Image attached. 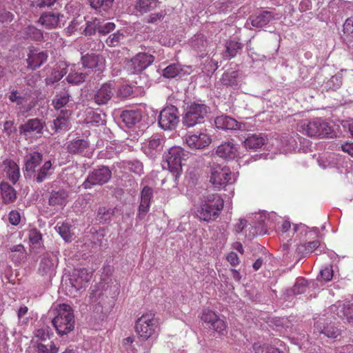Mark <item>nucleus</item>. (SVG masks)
<instances>
[{
	"label": "nucleus",
	"mask_w": 353,
	"mask_h": 353,
	"mask_svg": "<svg viewBox=\"0 0 353 353\" xmlns=\"http://www.w3.org/2000/svg\"><path fill=\"white\" fill-rule=\"evenodd\" d=\"M52 323L59 336L68 334L74 328V315L70 305L63 303L59 305L57 315L52 319Z\"/></svg>",
	"instance_id": "nucleus-1"
},
{
	"label": "nucleus",
	"mask_w": 353,
	"mask_h": 353,
	"mask_svg": "<svg viewBox=\"0 0 353 353\" xmlns=\"http://www.w3.org/2000/svg\"><path fill=\"white\" fill-rule=\"evenodd\" d=\"M297 130L305 136L319 138H332L334 133L332 127L319 118L310 121L301 122Z\"/></svg>",
	"instance_id": "nucleus-2"
},
{
	"label": "nucleus",
	"mask_w": 353,
	"mask_h": 353,
	"mask_svg": "<svg viewBox=\"0 0 353 353\" xmlns=\"http://www.w3.org/2000/svg\"><path fill=\"white\" fill-rule=\"evenodd\" d=\"M224 206L223 199L217 194H210L197 211L200 220L210 222L218 218Z\"/></svg>",
	"instance_id": "nucleus-3"
},
{
	"label": "nucleus",
	"mask_w": 353,
	"mask_h": 353,
	"mask_svg": "<svg viewBox=\"0 0 353 353\" xmlns=\"http://www.w3.org/2000/svg\"><path fill=\"white\" fill-rule=\"evenodd\" d=\"M135 332L141 341H146L154 335L159 323L152 313L143 314L135 322Z\"/></svg>",
	"instance_id": "nucleus-4"
},
{
	"label": "nucleus",
	"mask_w": 353,
	"mask_h": 353,
	"mask_svg": "<svg viewBox=\"0 0 353 353\" xmlns=\"http://www.w3.org/2000/svg\"><path fill=\"white\" fill-rule=\"evenodd\" d=\"M209 108L204 103L196 102L188 105L183 117V124L187 128L194 127L204 122Z\"/></svg>",
	"instance_id": "nucleus-5"
},
{
	"label": "nucleus",
	"mask_w": 353,
	"mask_h": 353,
	"mask_svg": "<svg viewBox=\"0 0 353 353\" xmlns=\"http://www.w3.org/2000/svg\"><path fill=\"white\" fill-rule=\"evenodd\" d=\"M92 276V272L85 268L75 270L70 279V285L65 287L67 295L76 297L78 292L85 288Z\"/></svg>",
	"instance_id": "nucleus-6"
},
{
	"label": "nucleus",
	"mask_w": 353,
	"mask_h": 353,
	"mask_svg": "<svg viewBox=\"0 0 353 353\" xmlns=\"http://www.w3.org/2000/svg\"><path fill=\"white\" fill-rule=\"evenodd\" d=\"M201 320L207 325L208 327L219 335H225L227 333V323L214 311L205 308L200 315Z\"/></svg>",
	"instance_id": "nucleus-7"
},
{
	"label": "nucleus",
	"mask_w": 353,
	"mask_h": 353,
	"mask_svg": "<svg viewBox=\"0 0 353 353\" xmlns=\"http://www.w3.org/2000/svg\"><path fill=\"white\" fill-rule=\"evenodd\" d=\"M112 177V172L106 166H100L94 169L87 176L82 183V187L87 190L95 185H103L107 183Z\"/></svg>",
	"instance_id": "nucleus-8"
},
{
	"label": "nucleus",
	"mask_w": 353,
	"mask_h": 353,
	"mask_svg": "<svg viewBox=\"0 0 353 353\" xmlns=\"http://www.w3.org/2000/svg\"><path fill=\"white\" fill-rule=\"evenodd\" d=\"M154 61V57L146 52H139L127 61L125 68L131 74L141 73Z\"/></svg>",
	"instance_id": "nucleus-9"
},
{
	"label": "nucleus",
	"mask_w": 353,
	"mask_h": 353,
	"mask_svg": "<svg viewBox=\"0 0 353 353\" xmlns=\"http://www.w3.org/2000/svg\"><path fill=\"white\" fill-rule=\"evenodd\" d=\"M179 121V110L174 105L165 107L159 116V125L165 130L174 129Z\"/></svg>",
	"instance_id": "nucleus-10"
},
{
	"label": "nucleus",
	"mask_w": 353,
	"mask_h": 353,
	"mask_svg": "<svg viewBox=\"0 0 353 353\" xmlns=\"http://www.w3.org/2000/svg\"><path fill=\"white\" fill-rule=\"evenodd\" d=\"M165 142V137L155 134L145 142L142 146L143 152L150 158L155 159L161 155Z\"/></svg>",
	"instance_id": "nucleus-11"
},
{
	"label": "nucleus",
	"mask_w": 353,
	"mask_h": 353,
	"mask_svg": "<svg viewBox=\"0 0 353 353\" xmlns=\"http://www.w3.org/2000/svg\"><path fill=\"white\" fill-rule=\"evenodd\" d=\"M185 156V150L179 146L172 147L165 156L168 169L171 172L179 174L182 170V160Z\"/></svg>",
	"instance_id": "nucleus-12"
},
{
	"label": "nucleus",
	"mask_w": 353,
	"mask_h": 353,
	"mask_svg": "<svg viewBox=\"0 0 353 353\" xmlns=\"http://www.w3.org/2000/svg\"><path fill=\"white\" fill-rule=\"evenodd\" d=\"M66 149L68 152L72 154L85 157H90L92 154L89 141L79 137L69 140L67 143Z\"/></svg>",
	"instance_id": "nucleus-13"
},
{
	"label": "nucleus",
	"mask_w": 353,
	"mask_h": 353,
	"mask_svg": "<svg viewBox=\"0 0 353 353\" xmlns=\"http://www.w3.org/2000/svg\"><path fill=\"white\" fill-rule=\"evenodd\" d=\"M116 93L113 83L106 82L93 93L92 100L98 105H107Z\"/></svg>",
	"instance_id": "nucleus-14"
},
{
	"label": "nucleus",
	"mask_w": 353,
	"mask_h": 353,
	"mask_svg": "<svg viewBox=\"0 0 353 353\" xmlns=\"http://www.w3.org/2000/svg\"><path fill=\"white\" fill-rule=\"evenodd\" d=\"M185 140L190 148L195 150L203 149L212 142L211 137L205 132H200L198 134L189 132L185 136Z\"/></svg>",
	"instance_id": "nucleus-15"
},
{
	"label": "nucleus",
	"mask_w": 353,
	"mask_h": 353,
	"mask_svg": "<svg viewBox=\"0 0 353 353\" xmlns=\"http://www.w3.org/2000/svg\"><path fill=\"white\" fill-rule=\"evenodd\" d=\"M331 310L339 318L346 320L348 323L353 325V303L338 301L332 306Z\"/></svg>",
	"instance_id": "nucleus-16"
},
{
	"label": "nucleus",
	"mask_w": 353,
	"mask_h": 353,
	"mask_svg": "<svg viewBox=\"0 0 353 353\" xmlns=\"http://www.w3.org/2000/svg\"><path fill=\"white\" fill-rule=\"evenodd\" d=\"M105 61L103 57L100 54H87L81 57L83 67L99 72H103L105 69Z\"/></svg>",
	"instance_id": "nucleus-17"
},
{
	"label": "nucleus",
	"mask_w": 353,
	"mask_h": 353,
	"mask_svg": "<svg viewBox=\"0 0 353 353\" xmlns=\"http://www.w3.org/2000/svg\"><path fill=\"white\" fill-rule=\"evenodd\" d=\"M232 172L227 167L215 168L211 174L210 182L215 188L225 185L231 180Z\"/></svg>",
	"instance_id": "nucleus-18"
},
{
	"label": "nucleus",
	"mask_w": 353,
	"mask_h": 353,
	"mask_svg": "<svg viewBox=\"0 0 353 353\" xmlns=\"http://www.w3.org/2000/svg\"><path fill=\"white\" fill-rule=\"evenodd\" d=\"M68 192L65 189L52 190L48 198V204L54 209H63L68 203Z\"/></svg>",
	"instance_id": "nucleus-19"
},
{
	"label": "nucleus",
	"mask_w": 353,
	"mask_h": 353,
	"mask_svg": "<svg viewBox=\"0 0 353 353\" xmlns=\"http://www.w3.org/2000/svg\"><path fill=\"white\" fill-rule=\"evenodd\" d=\"M216 154L224 159H234L238 154V149L233 140L222 143L217 147Z\"/></svg>",
	"instance_id": "nucleus-20"
},
{
	"label": "nucleus",
	"mask_w": 353,
	"mask_h": 353,
	"mask_svg": "<svg viewBox=\"0 0 353 353\" xmlns=\"http://www.w3.org/2000/svg\"><path fill=\"white\" fill-rule=\"evenodd\" d=\"M214 124L216 128L224 130H239L241 125L236 119L227 115L216 117L214 119Z\"/></svg>",
	"instance_id": "nucleus-21"
},
{
	"label": "nucleus",
	"mask_w": 353,
	"mask_h": 353,
	"mask_svg": "<svg viewBox=\"0 0 353 353\" xmlns=\"http://www.w3.org/2000/svg\"><path fill=\"white\" fill-rule=\"evenodd\" d=\"M48 55L46 52L31 50L28 56L27 62L28 66L36 70L42 65L48 59Z\"/></svg>",
	"instance_id": "nucleus-22"
},
{
	"label": "nucleus",
	"mask_w": 353,
	"mask_h": 353,
	"mask_svg": "<svg viewBox=\"0 0 353 353\" xmlns=\"http://www.w3.org/2000/svg\"><path fill=\"white\" fill-rule=\"evenodd\" d=\"M19 132L27 135L34 132L41 134L43 129V124L41 121L37 118L28 119L24 124L19 126Z\"/></svg>",
	"instance_id": "nucleus-23"
},
{
	"label": "nucleus",
	"mask_w": 353,
	"mask_h": 353,
	"mask_svg": "<svg viewBox=\"0 0 353 353\" xmlns=\"http://www.w3.org/2000/svg\"><path fill=\"white\" fill-rule=\"evenodd\" d=\"M43 159V154L39 152H30L26 157L25 167L28 174L36 172V168L40 165Z\"/></svg>",
	"instance_id": "nucleus-24"
},
{
	"label": "nucleus",
	"mask_w": 353,
	"mask_h": 353,
	"mask_svg": "<svg viewBox=\"0 0 353 353\" xmlns=\"http://www.w3.org/2000/svg\"><path fill=\"white\" fill-rule=\"evenodd\" d=\"M0 189L3 202L6 204L13 203L17 199V192L13 187L8 183L2 182L0 184Z\"/></svg>",
	"instance_id": "nucleus-25"
},
{
	"label": "nucleus",
	"mask_w": 353,
	"mask_h": 353,
	"mask_svg": "<svg viewBox=\"0 0 353 353\" xmlns=\"http://www.w3.org/2000/svg\"><path fill=\"white\" fill-rule=\"evenodd\" d=\"M39 21L47 28H54L59 23V14L48 12L43 13L39 18Z\"/></svg>",
	"instance_id": "nucleus-26"
},
{
	"label": "nucleus",
	"mask_w": 353,
	"mask_h": 353,
	"mask_svg": "<svg viewBox=\"0 0 353 353\" xmlns=\"http://www.w3.org/2000/svg\"><path fill=\"white\" fill-rule=\"evenodd\" d=\"M225 55L231 59L236 56L239 51L241 50L243 45L236 39H230L225 43Z\"/></svg>",
	"instance_id": "nucleus-27"
},
{
	"label": "nucleus",
	"mask_w": 353,
	"mask_h": 353,
	"mask_svg": "<svg viewBox=\"0 0 353 353\" xmlns=\"http://www.w3.org/2000/svg\"><path fill=\"white\" fill-rule=\"evenodd\" d=\"M70 114L71 112L68 110H61L60 115L54 121L56 131L68 130L70 124L69 117Z\"/></svg>",
	"instance_id": "nucleus-28"
},
{
	"label": "nucleus",
	"mask_w": 353,
	"mask_h": 353,
	"mask_svg": "<svg viewBox=\"0 0 353 353\" xmlns=\"http://www.w3.org/2000/svg\"><path fill=\"white\" fill-rule=\"evenodd\" d=\"M141 117L139 110H125L121 114L123 121L129 127L139 123Z\"/></svg>",
	"instance_id": "nucleus-29"
},
{
	"label": "nucleus",
	"mask_w": 353,
	"mask_h": 353,
	"mask_svg": "<svg viewBox=\"0 0 353 353\" xmlns=\"http://www.w3.org/2000/svg\"><path fill=\"white\" fill-rule=\"evenodd\" d=\"M274 18V14L270 11H263L252 20V25L256 28H262Z\"/></svg>",
	"instance_id": "nucleus-30"
},
{
	"label": "nucleus",
	"mask_w": 353,
	"mask_h": 353,
	"mask_svg": "<svg viewBox=\"0 0 353 353\" xmlns=\"http://www.w3.org/2000/svg\"><path fill=\"white\" fill-rule=\"evenodd\" d=\"M320 246V241L315 240L303 244H299L296 247V252L301 256H306L312 253Z\"/></svg>",
	"instance_id": "nucleus-31"
},
{
	"label": "nucleus",
	"mask_w": 353,
	"mask_h": 353,
	"mask_svg": "<svg viewBox=\"0 0 353 353\" xmlns=\"http://www.w3.org/2000/svg\"><path fill=\"white\" fill-rule=\"evenodd\" d=\"M5 172L8 178L14 184L20 177V171L18 165L13 161L5 163Z\"/></svg>",
	"instance_id": "nucleus-32"
},
{
	"label": "nucleus",
	"mask_w": 353,
	"mask_h": 353,
	"mask_svg": "<svg viewBox=\"0 0 353 353\" xmlns=\"http://www.w3.org/2000/svg\"><path fill=\"white\" fill-rule=\"evenodd\" d=\"M159 3L157 0H138L135 10L141 14L146 13L157 8Z\"/></svg>",
	"instance_id": "nucleus-33"
},
{
	"label": "nucleus",
	"mask_w": 353,
	"mask_h": 353,
	"mask_svg": "<svg viewBox=\"0 0 353 353\" xmlns=\"http://www.w3.org/2000/svg\"><path fill=\"white\" fill-rule=\"evenodd\" d=\"M267 233L263 220L261 219L256 224H250L246 230V236L249 239H253L257 235H263Z\"/></svg>",
	"instance_id": "nucleus-34"
},
{
	"label": "nucleus",
	"mask_w": 353,
	"mask_h": 353,
	"mask_svg": "<svg viewBox=\"0 0 353 353\" xmlns=\"http://www.w3.org/2000/svg\"><path fill=\"white\" fill-rule=\"evenodd\" d=\"M265 142V138L261 134L249 136L244 141L245 147L250 149L261 148Z\"/></svg>",
	"instance_id": "nucleus-35"
},
{
	"label": "nucleus",
	"mask_w": 353,
	"mask_h": 353,
	"mask_svg": "<svg viewBox=\"0 0 353 353\" xmlns=\"http://www.w3.org/2000/svg\"><path fill=\"white\" fill-rule=\"evenodd\" d=\"M22 34L25 39H30L33 41H41L43 39V33L41 30L33 26L26 27Z\"/></svg>",
	"instance_id": "nucleus-36"
},
{
	"label": "nucleus",
	"mask_w": 353,
	"mask_h": 353,
	"mask_svg": "<svg viewBox=\"0 0 353 353\" xmlns=\"http://www.w3.org/2000/svg\"><path fill=\"white\" fill-rule=\"evenodd\" d=\"M239 73L237 71L225 72L221 78L223 85L226 86L236 87L238 85Z\"/></svg>",
	"instance_id": "nucleus-37"
},
{
	"label": "nucleus",
	"mask_w": 353,
	"mask_h": 353,
	"mask_svg": "<svg viewBox=\"0 0 353 353\" xmlns=\"http://www.w3.org/2000/svg\"><path fill=\"white\" fill-rule=\"evenodd\" d=\"M114 0H90V6L92 8L100 12H108L113 6Z\"/></svg>",
	"instance_id": "nucleus-38"
},
{
	"label": "nucleus",
	"mask_w": 353,
	"mask_h": 353,
	"mask_svg": "<svg viewBox=\"0 0 353 353\" xmlns=\"http://www.w3.org/2000/svg\"><path fill=\"white\" fill-rule=\"evenodd\" d=\"M253 350L255 353H283L269 343L257 342L253 344Z\"/></svg>",
	"instance_id": "nucleus-39"
},
{
	"label": "nucleus",
	"mask_w": 353,
	"mask_h": 353,
	"mask_svg": "<svg viewBox=\"0 0 353 353\" xmlns=\"http://www.w3.org/2000/svg\"><path fill=\"white\" fill-rule=\"evenodd\" d=\"M70 95L67 92L57 94L52 99V105L57 110L65 107L70 101Z\"/></svg>",
	"instance_id": "nucleus-40"
},
{
	"label": "nucleus",
	"mask_w": 353,
	"mask_h": 353,
	"mask_svg": "<svg viewBox=\"0 0 353 353\" xmlns=\"http://www.w3.org/2000/svg\"><path fill=\"white\" fill-rule=\"evenodd\" d=\"M52 168L51 161H46L43 165L38 170L36 175V181L37 183L43 182L48 176H50V170Z\"/></svg>",
	"instance_id": "nucleus-41"
},
{
	"label": "nucleus",
	"mask_w": 353,
	"mask_h": 353,
	"mask_svg": "<svg viewBox=\"0 0 353 353\" xmlns=\"http://www.w3.org/2000/svg\"><path fill=\"white\" fill-rule=\"evenodd\" d=\"M12 253H18L19 256L16 257L15 254L10 256L11 259L16 263H20L26 258V249L22 244L12 245L10 248Z\"/></svg>",
	"instance_id": "nucleus-42"
},
{
	"label": "nucleus",
	"mask_w": 353,
	"mask_h": 353,
	"mask_svg": "<svg viewBox=\"0 0 353 353\" xmlns=\"http://www.w3.org/2000/svg\"><path fill=\"white\" fill-rule=\"evenodd\" d=\"M55 229L65 241H71L72 233L70 231V224L67 223H58L55 227Z\"/></svg>",
	"instance_id": "nucleus-43"
},
{
	"label": "nucleus",
	"mask_w": 353,
	"mask_h": 353,
	"mask_svg": "<svg viewBox=\"0 0 353 353\" xmlns=\"http://www.w3.org/2000/svg\"><path fill=\"white\" fill-rule=\"evenodd\" d=\"M343 33L349 44L353 46V17L347 18L345 21Z\"/></svg>",
	"instance_id": "nucleus-44"
},
{
	"label": "nucleus",
	"mask_w": 353,
	"mask_h": 353,
	"mask_svg": "<svg viewBox=\"0 0 353 353\" xmlns=\"http://www.w3.org/2000/svg\"><path fill=\"white\" fill-rule=\"evenodd\" d=\"M37 353H58L59 347L56 346L53 341H50L47 344L41 342H37Z\"/></svg>",
	"instance_id": "nucleus-45"
},
{
	"label": "nucleus",
	"mask_w": 353,
	"mask_h": 353,
	"mask_svg": "<svg viewBox=\"0 0 353 353\" xmlns=\"http://www.w3.org/2000/svg\"><path fill=\"white\" fill-rule=\"evenodd\" d=\"M101 23L99 19L92 18L90 21H88L86 23V27L84 30L85 35H93L97 31L99 32L100 24Z\"/></svg>",
	"instance_id": "nucleus-46"
},
{
	"label": "nucleus",
	"mask_w": 353,
	"mask_h": 353,
	"mask_svg": "<svg viewBox=\"0 0 353 353\" xmlns=\"http://www.w3.org/2000/svg\"><path fill=\"white\" fill-rule=\"evenodd\" d=\"M182 71L179 64H171L163 70V76L165 78H174Z\"/></svg>",
	"instance_id": "nucleus-47"
},
{
	"label": "nucleus",
	"mask_w": 353,
	"mask_h": 353,
	"mask_svg": "<svg viewBox=\"0 0 353 353\" xmlns=\"http://www.w3.org/2000/svg\"><path fill=\"white\" fill-rule=\"evenodd\" d=\"M320 332L324 334L329 338L335 339L340 335L341 331L337 327L334 326V325L330 323L324 326L323 329L321 330Z\"/></svg>",
	"instance_id": "nucleus-48"
},
{
	"label": "nucleus",
	"mask_w": 353,
	"mask_h": 353,
	"mask_svg": "<svg viewBox=\"0 0 353 353\" xmlns=\"http://www.w3.org/2000/svg\"><path fill=\"white\" fill-rule=\"evenodd\" d=\"M39 270L43 274L51 273L54 270V263L52 260L48 257H44L42 259L39 265Z\"/></svg>",
	"instance_id": "nucleus-49"
},
{
	"label": "nucleus",
	"mask_w": 353,
	"mask_h": 353,
	"mask_svg": "<svg viewBox=\"0 0 353 353\" xmlns=\"http://www.w3.org/2000/svg\"><path fill=\"white\" fill-rule=\"evenodd\" d=\"M86 75L83 72H70L66 79L68 83L72 84H79L85 81Z\"/></svg>",
	"instance_id": "nucleus-50"
},
{
	"label": "nucleus",
	"mask_w": 353,
	"mask_h": 353,
	"mask_svg": "<svg viewBox=\"0 0 353 353\" xmlns=\"http://www.w3.org/2000/svg\"><path fill=\"white\" fill-rule=\"evenodd\" d=\"M123 38V34L121 31L118 30L108 37L106 39V43L110 47L117 46Z\"/></svg>",
	"instance_id": "nucleus-51"
},
{
	"label": "nucleus",
	"mask_w": 353,
	"mask_h": 353,
	"mask_svg": "<svg viewBox=\"0 0 353 353\" xmlns=\"http://www.w3.org/2000/svg\"><path fill=\"white\" fill-rule=\"evenodd\" d=\"M67 73L65 68H61V70H54L52 73L53 77L46 79L47 84H52L54 82L59 81Z\"/></svg>",
	"instance_id": "nucleus-52"
},
{
	"label": "nucleus",
	"mask_w": 353,
	"mask_h": 353,
	"mask_svg": "<svg viewBox=\"0 0 353 353\" xmlns=\"http://www.w3.org/2000/svg\"><path fill=\"white\" fill-rule=\"evenodd\" d=\"M9 99L12 103H16L17 105H22L26 101L24 95L21 94L17 90H12L9 96Z\"/></svg>",
	"instance_id": "nucleus-53"
},
{
	"label": "nucleus",
	"mask_w": 353,
	"mask_h": 353,
	"mask_svg": "<svg viewBox=\"0 0 353 353\" xmlns=\"http://www.w3.org/2000/svg\"><path fill=\"white\" fill-rule=\"evenodd\" d=\"M153 190L149 186H145L141 192V202L150 203L152 197Z\"/></svg>",
	"instance_id": "nucleus-54"
},
{
	"label": "nucleus",
	"mask_w": 353,
	"mask_h": 353,
	"mask_svg": "<svg viewBox=\"0 0 353 353\" xmlns=\"http://www.w3.org/2000/svg\"><path fill=\"white\" fill-rule=\"evenodd\" d=\"M28 238L32 244H37L42 239L41 233L37 228L30 230L28 233Z\"/></svg>",
	"instance_id": "nucleus-55"
},
{
	"label": "nucleus",
	"mask_w": 353,
	"mask_h": 353,
	"mask_svg": "<svg viewBox=\"0 0 353 353\" xmlns=\"http://www.w3.org/2000/svg\"><path fill=\"white\" fill-rule=\"evenodd\" d=\"M320 275L323 280L328 282L332 279L333 277V270L332 265L325 266L323 269L320 271Z\"/></svg>",
	"instance_id": "nucleus-56"
},
{
	"label": "nucleus",
	"mask_w": 353,
	"mask_h": 353,
	"mask_svg": "<svg viewBox=\"0 0 353 353\" xmlns=\"http://www.w3.org/2000/svg\"><path fill=\"white\" fill-rule=\"evenodd\" d=\"M132 88L128 85H124L119 88L117 92V95L119 97L126 98L130 96L132 93Z\"/></svg>",
	"instance_id": "nucleus-57"
},
{
	"label": "nucleus",
	"mask_w": 353,
	"mask_h": 353,
	"mask_svg": "<svg viewBox=\"0 0 353 353\" xmlns=\"http://www.w3.org/2000/svg\"><path fill=\"white\" fill-rule=\"evenodd\" d=\"M129 168L130 171L134 172L138 175L143 173V163L139 161H135L129 163Z\"/></svg>",
	"instance_id": "nucleus-58"
},
{
	"label": "nucleus",
	"mask_w": 353,
	"mask_h": 353,
	"mask_svg": "<svg viewBox=\"0 0 353 353\" xmlns=\"http://www.w3.org/2000/svg\"><path fill=\"white\" fill-rule=\"evenodd\" d=\"M35 338L38 339L40 342L43 343L50 339V334L47 330L45 329H38L35 332Z\"/></svg>",
	"instance_id": "nucleus-59"
},
{
	"label": "nucleus",
	"mask_w": 353,
	"mask_h": 353,
	"mask_svg": "<svg viewBox=\"0 0 353 353\" xmlns=\"http://www.w3.org/2000/svg\"><path fill=\"white\" fill-rule=\"evenodd\" d=\"M9 222L13 225H17L21 221L20 213L17 210H12L9 213Z\"/></svg>",
	"instance_id": "nucleus-60"
},
{
	"label": "nucleus",
	"mask_w": 353,
	"mask_h": 353,
	"mask_svg": "<svg viewBox=\"0 0 353 353\" xmlns=\"http://www.w3.org/2000/svg\"><path fill=\"white\" fill-rule=\"evenodd\" d=\"M115 24L112 22H108L104 25L100 24L99 32L102 34H106L115 29Z\"/></svg>",
	"instance_id": "nucleus-61"
},
{
	"label": "nucleus",
	"mask_w": 353,
	"mask_h": 353,
	"mask_svg": "<svg viewBox=\"0 0 353 353\" xmlns=\"http://www.w3.org/2000/svg\"><path fill=\"white\" fill-rule=\"evenodd\" d=\"M150 203H143V202H140V205L139 207V213H138V217L140 219H143L146 214L150 210Z\"/></svg>",
	"instance_id": "nucleus-62"
},
{
	"label": "nucleus",
	"mask_w": 353,
	"mask_h": 353,
	"mask_svg": "<svg viewBox=\"0 0 353 353\" xmlns=\"http://www.w3.org/2000/svg\"><path fill=\"white\" fill-rule=\"evenodd\" d=\"M226 259L232 266H236L240 262L237 254L234 252H230L228 254Z\"/></svg>",
	"instance_id": "nucleus-63"
},
{
	"label": "nucleus",
	"mask_w": 353,
	"mask_h": 353,
	"mask_svg": "<svg viewBox=\"0 0 353 353\" xmlns=\"http://www.w3.org/2000/svg\"><path fill=\"white\" fill-rule=\"evenodd\" d=\"M341 148L342 151L353 157V142H346L341 145Z\"/></svg>",
	"instance_id": "nucleus-64"
}]
</instances>
